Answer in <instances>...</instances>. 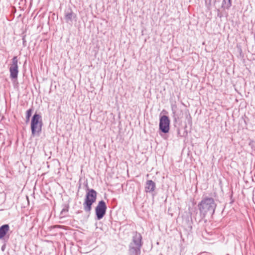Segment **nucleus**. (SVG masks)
Listing matches in <instances>:
<instances>
[{"instance_id": "f257e3e1", "label": "nucleus", "mask_w": 255, "mask_h": 255, "mask_svg": "<svg viewBox=\"0 0 255 255\" xmlns=\"http://www.w3.org/2000/svg\"><path fill=\"white\" fill-rule=\"evenodd\" d=\"M200 216L202 218L206 215H212L216 208V204L213 198L206 197L202 199L198 205Z\"/></svg>"}, {"instance_id": "f03ea898", "label": "nucleus", "mask_w": 255, "mask_h": 255, "mask_svg": "<svg viewBox=\"0 0 255 255\" xmlns=\"http://www.w3.org/2000/svg\"><path fill=\"white\" fill-rule=\"evenodd\" d=\"M97 193L93 189H88L85 201L83 203V208L85 212H90L92 209V204L96 201Z\"/></svg>"}, {"instance_id": "7ed1b4c3", "label": "nucleus", "mask_w": 255, "mask_h": 255, "mask_svg": "<svg viewBox=\"0 0 255 255\" xmlns=\"http://www.w3.org/2000/svg\"><path fill=\"white\" fill-rule=\"evenodd\" d=\"M42 122L40 115L35 114L31 119V129L32 135L39 136L41 132Z\"/></svg>"}, {"instance_id": "20e7f679", "label": "nucleus", "mask_w": 255, "mask_h": 255, "mask_svg": "<svg viewBox=\"0 0 255 255\" xmlns=\"http://www.w3.org/2000/svg\"><path fill=\"white\" fill-rule=\"evenodd\" d=\"M9 69L10 77L12 79H16L18 73V59L16 56H14L12 58Z\"/></svg>"}, {"instance_id": "39448f33", "label": "nucleus", "mask_w": 255, "mask_h": 255, "mask_svg": "<svg viewBox=\"0 0 255 255\" xmlns=\"http://www.w3.org/2000/svg\"><path fill=\"white\" fill-rule=\"evenodd\" d=\"M107 206L105 201H100L96 208V214L98 220L101 219L105 215Z\"/></svg>"}, {"instance_id": "423d86ee", "label": "nucleus", "mask_w": 255, "mask_h": 255, "mask_svg": "<svg viewBox=\"0 0 255 255\" xmlns=\"http://www.w3.org/2000/svg\"><path fill=\"white\" fill-rule=\"evenodd\" d=\"M170 121L166 116H162L160 118L159 129L163 133H167L169 130Z\"/></svg>"}, {"instance_id": "0eeeda50", "label": "nucleus", "mask_w": 255, "mask_h": 255, "mask_svg": "<svg viewBox=\"0 0 255 255\" xmlns=\"http://www.w3.org/2000/svg\"><path fill=\"white\" fill-rule=\"evenodd\" d=\"M142 245V237L140 234L135 232L132 237V242L130 243L129 247H134L140 250Z\"/></svg>"}, {"instance_id": "6e6552de", "label": "nucleus", "mask_w": 255, "mask_h": 255, "mask_svg": "<svg viewBox=\"0 0 255 255\" xmlns=\"http://www.w3.org/2000/svg\"><path fill=\"white\" fill-rule=\"evenodd\" d=\"M76 17V15L71 9H69L65 12V19L68 23L72 24L73 20Z\"/></svg>"}, {"instance_id": "1a4fd4ad", "label": "nucleus", "mask_w": 255, "mask_h": 255, "mask_svg": "<svg viewBox=\"0 0 255 255\" xmlns=\"http://www.w3.org/2000/svg\"><path fill=\"white\" fill-rule=\"evenodd\" d=\"M155 188V183L151 180H147L146 183L145 190L146 192H151L154 191Z\"/></svg>"}, {"instance_id": "9d476101", "label": "nucleus", "mask_w": 255, "mask_h": 255, "mask_svg": "<svg viewBox=\"0 0 255 255\" xmlns=\"http://www.w3.org/2000/svg\"><path fill=\"white\" fill-rule=\"evenodd\" d=\"M9 230V226L5 224L0 227V239H2L7 234Z\"/></svg>"}, {"instance_id": "9b49d317", "label": "nucleus", "mask_w": 255, "mask_h": 255, "mask_svg": "<svg viewBox=\"0 0 255 255\" xmlns=\"http://www.w3.org/2000/svg\"><path fill=\"white\" fill-rule=\"evenodd\" d=\"M140 254V250L134 248V247H129L128 255H139Z\"/></svg>"}, {"instance_id": "f8f14e48", "label": "nucleus", "mask_w": 255, "mask_h": 255, "mask_svg": "<svg viewBox=\"0 0 255 255\" xmlns=\"http://www.w3.org/2000/svg\"><path fill=\"white\" fill-rule=\"evenodd\" d=\"M231 0H223L222 3V7L224 9H229L231 6Z\"/></svg>"}, {"instance_id": "ddd939ff", "label": "nucleus", "mask_w": 255, "mask_h": 255, "mask_svg": "<svg viewBox=\"0 0 255 255\" xmlns=\"http://www.w3.org/2000/svg\"><path fill=\"white\" fill-rule=\"evenodd\" d=\"M32 111V110L31 109H30L26 111V118L27 121L29 120V118L31 116Z\"/></svg>"}, {"instance_id": "4468645a", "label": "nucleus", "mask_w": 255, "mask_h": 255, "mask_svg": "<svg viewBox=\"0 0 255 255\" xmlns=\"http://www.w3.org/2000/svg\"><path fill=\"white\" fill-rule=\"evenodd\" d=\"M206 6L208 8H210L212 4V0H205Z\"/></svg>"}, {"instance_id": "2eb2a0df", "label": "nucleus", "mask_w": 255, "mask_h": 255, "mask_svg": "<svg viewBox=\"0 0 255 255\" xmlns=\"http://www.w3.org/2000/svg\"><path fill=\"white\" fill-rule=\"evenodd\" d=\"M68 211V209L67 207L65 208L62 209V210L61 211L60 214L61 215H62L63 216H65V213H67Z\"/></svg>"}, {"instance_id": "dca6fc26", "label": "nucleus", "mask_w": 255, "mask_h": 255, "mask_svg": "<svg viewBox=\"0 0 255 255\" xmlns=\"http://www.w3.org/2000/svg\"><path fill=\"white\" fill-rule=\"evenodd\" d=\"M60 227V226H58V225H57V226H55L54 227V228H59Z\"/></svg>"}, {"instance_id": "f3484780", "label": "nucleus", "mask_w": 255, "mask_h": 255, "mask_svg": "<svg viewBox=\"0 0 255 255\" xmlns=\"http://www.w3.org/2000/svg\"><path fill=\"white\" fill-rule=\"evenodd\" d=\"M174 105H172V111H174Z\"/></svg>"}, {"instance_id": "a211bd4d", "label": "nucleus", "mask_w": 255, "mask_h": 255, "mask_svg": "<svg viewBox=\"0 0 255 255\" xmlns=\"http://www.w3.org/2000/svg\"><path fill=\"white\" fill-rule=\"evenodd\" d=\"M219 16H220V17H221V15H220L219 14L218 15Z\"/></svg>"}]
</instances>
